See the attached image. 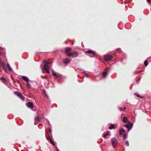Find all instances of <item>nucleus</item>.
I'll return each instance as SVG.
<instances>
[{"mask_svg": "<svg viewBox=\"0 0 151 151\" xmlns=\"http://www.w3.org/2000/svg\"><path fill=\"white\" fill-rule=\"evenodd\" d=\"M86 52L89 54L91 55H94L96 54V52L94 51L89 50Z\"/></svg>", "mask_w": 151, "mask_h": 151, "instance_id": "9", "label": "nucleus"}, {"mask_svg": "<svg viewBox=\"0 0 151 151\" xmlns=\"http://www.w3.org/2000/svg\"><path fill=\"white\" fill-rule=\"evenodd\" d=\"M134 95H136L137 96V97H140V98H142V97H141L137 93H134Z\"/></svg>", "mask_w": 151, "mask_h": 151, "instance_id": "26", "label": "nucleus"}, {"mask_svg": "<svg viewBox=\"0 0 151 151\" xmlns=\"http://www.w3.org/2000/svg\"><path fill=\"white\" fill-rule=\"evenodd\" d=\"M36 118L37 119L39 120V122H40L39 117H36Z\"/></svg>", "mask_w": 151, "mask_h": 151, "instance_id": "30", "label": "nucleus"}, {"mask_svg": "<svg viewBox=\"0 0 151 151\" xmlns=\"http://www.w3.org/2000/svg\"><path fill=\"white\" fill-rule=\"evenodd\" d=\"M0 49L1 50H3L4 49V48L3 47H2L0 46Z\"/></svg>", "mask_w": 151, "mask_h": 151, "instance_id": "28", "label": "nucleus"}, {"mask_svg": "<svg viewBox=\"0 0 151 151\" xmlns=\"http://www.w3.org/2000/svg\"><path fill=\"white\" fill-rule=\"evenodd\" d=\"M56 151H59V150L58 149V148H57L56 149Z\"/></svg>", "mask_w": 151, "mask_h": 151, "instance_id": "33", "label": "nucleus"}, {"mask_svg": "<svg viewBox=\"0 0 151 151\" xmlns=\"http://www.w3.org/2000/svg\"><path fill=\"white\" fill-rule=\"evenodd\" d=\"M70 50L71 49L69 47H66L65 49V52L68 56H71L72 58H75L78 56V53L77 52L75 51L71 52H70Z\"/></svg>", "mask_w": 151, "mask_h": 151, "instance_id": "1", "label": "nucleus"}, {"mask_svg": "<svg viewBox=\"0 0 151 151\" xmlns=\"http://www.w3.org/2000/svg\"><path fill=\"white\" fill-rule=\"evenodd\" d=\"M147 2L149 3H150V0H147Z\"/></svg>", "mask_w": 151, "mask_h": 151, "instance_id": "31", "label": "nucleus"}, {"mask_svg": "<svg viewBox=\"0 0 151 151\" xmlns=\"http://www.w3.org/2000/svg\"><path fill=\"white\" fill-rule=\"evenodd\" d=\"M114 126L113 124H111L110 127H109V129H112L114 128Z\"/></svg>", "mask_w": 151, "mask_h": 151, "instance_id": "18", "label": "nucleus"}, {"mask_svg": "<svg viewBox=\"0 0 151 151\" xmlns=\"http://www.w3.org/2000/svg\"><path fill=\"white\" fill-rule=\"evenodd\" d=\"M127 134H124L123 136V138L124 140L127 137Z\"/></svg>", "mask_w": 151, "mask_h": 151, "instance_id": "20", "label": "nucleus"}, {"mask_svg": "<svg viewBox=\"0 0 151 151\" xmlns=\"http://www.w3.org/2000/svg\"><path fill=\"white\" fill-rule=\"evenodd\" d=\"M43 63H45L44 65H43V67L44 68V69L46 70V71L48 73H49V67L48 66V65L49 64H50V63H51V62H47L44 60L43 61Z\"/></svg>", "mask_w": 151, "mask_h": 151, "instance_id": "2", "label": "nucleus"}, {"mask_svg": "<svg viewBox=\"0 0 151 151\" xmlns=\"http://www.w3.org/2000/svg\"><path fill=\"white\" fill-rule=\"evenodd\" d=\"M119 109H120V110H121V111H124V109H123L122 107H119Z\"/></svg>", "mask_w": 151, "mask_h": 151, "instance_id": "27", "label": "nucleus"}, {"mask_svg": "<svg viewBox=\"0 0 151 151\" xmlns=\"http://www.w3.org/2000/svg\"><path fill=\"white\" fill-rule=\"evenodd\" d=\"M0 80L1 81H2L3 82H4V81H5V79L3 77L1 78H0Z\"/></svg>", "mask_w": 151, "mask_h": 151, "instance_id": "23", "label": "nucleus"}, {"mask_svg": "<svg viewBox=\"0 0 151 151\" xmlns=\"http://www.w3.org/2000/svg\"><path fill=\"white\" fill-rule=\"evenodd\" d=\"M0 66H2L3 69L4 70L5 69V65L3 62L1 60L0 58Z\"/></svg>", "mask_w": 151, "mask_h": 151, "instance_id": "8", "label": "nucleus"}, {"mask_svg": "<svg viewBox=\"0 0 151 151\" xmlns=\"http://www.w3.org/2000/svg\"><path fill=\"white\" fill-rule=\"evenodd\" d=\"M109 135V133L108 132H107L106 133L104 134V137H105L106 136Z\"/></svg>", "mask_w": 151, "mask_h": 151, "instance_id": "24", "label": "nucleus"}, {"mask_svg": "<svg viewBox=\"0 0 151 151\" xmlns=\"http://www.w3.org/2000/svg\"><path fill=\"white\" fill-rule=\"evenodd\" d=\"M14 93L15 94L17 95V96H18L22 101H24V97L21 93L17 91L15 92Z\"/></svg>", "mask_w": 151, "mask_h": 151, "instance_id": "6", "label": "nucleus"}, {"mask_svg": "<svg viewBox=\"0 0 151 151\" xmlns=\"http://www.w3.org/2000/svg\"><path fill=\"white\" fill-rule=\"evenodd\" d=\"M26 85L27 87L28 88H31V85L28 83V82L26 83Z\"/></svg>", "mask_w": 151, "mask_h": 151, "instance_id": "17", "label": "nucleus"}, {"mask_svg": "<svg viewBox=\"0 0 151 151\" xmlns=\"http://www.w3.org/2000/svg\"><path fill=\"white\" fill-rule=\"evenodd\" d=\"M125 130L123 129H120L119 131V133L120 135H122L123 133L124 132Z\"/></svg>", "mask_w": 151, "mask_h": 151, "instance_id": "15", "label": "nucleus"}, {"mask_svg": "<svg viewBox=\"0 0 151 151\" xmlns=\"http://www.w3.org/2000/svg\"><path fill=\"white\" fill-rule=\"evenodd\" d=\"M107 75V72L106 71H105L102 73V76L103 77L106 78Z\"/></svg>", "mask_w": 151, "mask_h": 151, "instance_id": "14", "label": "nucleus"}, {"mask_svg": "<svg viewBox=\"0 0 151 151\" xmlns=\"http://www.w3.org/2000/svg\"><path fill=\"white\" fill-rule=\"evenodd\" d=\"M126 145L127 146H129V142L128 141H126Z\"/></svg>", "mask_w": 151, "mask_h": 151, "instance_id": "22", "label": "nucleus"}, {"mask_svg": "<svg viewBox=\"0 0 151 151\" xmlns=\"http://www.w3.org/2000/svg\"><path fill=\"white\" fill-rule=\"evenodd\" d=\"M7 66L9 70V71H11L12 70V68L10 67V65L8 63H7Z\"/></svg>", "mask_w": 151, "mask_h": 151, "instance_id": "16", "label": "nucleus"}, {"mask_svg": "<svg viewBox=\"0 0 151 151\" xmlns=\"http://www.w3.org/2000/svg\"><path fill=\"white\" fill-rule=\"evenodd\" d=\"M27 106L28 107L30 108H32L33 107V104L31 102H29L27 104Z\"/></svg>", "mask_w": 151, "mask_h": 151, "instance_id": "12", "label": "nucleus"}, {"mask_svg": "<svg viewBox=\"0 0 151 151\" xmlns=\"http://www.w3.org/2000/svg\"><path fill=\"white\" fill-rule=\"evenodd\" d=\"M22 78L24 81L26 82V83L27 82H29V80L27 77L23 76L22 77Z\"/></svg>", "mask_w": 151, "mask_h": 151, "instance_id": "11", "label": "nucleus"}, {"mask_svg": "<svg viewBox=\"0 0 151 151\" xmlns=\"http://www.w3.org/2000/svg\"><path fill=\"white\" fill-rule=\"evenodd\" d=\"M124 126L127 128L128 131H129L132 128L133 126V124L131 123H128L127 124L124 125Z\"/></svg>", "mask_w": 151, "mask_h": 151, "instance_id": "4", "label": "nucleus"}, {"mask_svg": "<svg viewBox=\"0 0 151 151\" xmlns=\"http://www.w3.org/2000/svg\"><path fill=\"white\" fill-rule=\"evenodd\" d=\"M44 93H45V95L47 97L46 92L45 91H44Z\"/></svg>", "mask_w": 151, "mask_h": 151, "instance_id": "29", "label": "nucleus"}, {"mask_svg": "<svg viewBox=\"0 0 151 151\" xmlns=\"http://www.w3.org/2000/svg\"><path fill=\"white\" fill-rule=\"evenodd\" d=\"M84 73V74H85V76H86V77H87H87H88L89 76L88 75L87 73Z\"/></svg>", "mask_w": 151, "mask_h": 151, "instance_id": "25", "label": "nucleus"}, {"mask_svg": "<svg viewBox=\"0 0 151 151\" xmlns=\"http://www.w3.org/2000/svg\"><path fill=\"white\" fill-rule=\"evenodd\" d=\"M113 58V57L111 55H104V59L106 61H109L111 60Z\"/></svg>", "mask_w": 151, "mask_h": 151, "instance_id": "5", "label": "nucleus"}, {"mask_svg": "<svg viewBox=\"0 0 151 151\" xmlns=\"http://www.w3.org/2000/svg\"><path fill=\"white\" fill-rule=\"evenodd\" d=\"M144 63L145 66H147L148 65L147 60H146L145 61H144Z\"/></svg>", "mask_w": 151, "mask_h": 151, "instance_id": "21", "label": "nucleus"}, {"mask_svg": "<svg viewBox=\"0 0 151 151\" xmlns=\"http://www.w3.org/2000/svg\"><path fill=\"white\" fill-rule=\"evenodd\" d=\"M109 68H107V69H106L105 70H106V71H108V70H109Z\"/></svg>", "mask_w": 151, "mask_h": 151, "instance_id": "34", "label": "nucleus"}, {"mask_svg": "<svg viewBox=\"0 0 151 151\" xmlns=\"http://www.w3.org/2000/svg\"><path fill=\"white\" fill-rule=\"evenodd\" d=\"M111 142L112 145L113 147L114 148L115 146H116L118 143V141L117 139L115 138H111Z\"/></svg>", "mask_w": 151, "mask_h": 151, "instance_id": "3", "label": "nucleus"}, {"mask_svg": "<svg viewBox=\"0 0 151 151\" xmlns=\"http://www.w3.org/2000/svg\"><path fill=\"white\" fill-rule=\"evenodd\" d=\"M50 143L52 144L53 145H55V143L54 142L53 140H52L50 138Z\"/></svg>", "mask_w": 151, "mask_h": 151, "instance_id": "19", "label": "nucleus"}, {"mask_svg": "<svg viewBox=\"0 0 151 151\" xmlns=\"http://www.w3.org/2000/svg\"><path fill=\"white\" fill-rule=\"evenodd\" d=\"M52 74L54 76H55L56 78H60L61 77V76L60 75H58L56 74L52 70Z\"/></svg>", "mask_w": 151, "mask_h": 151, "instance_id": "13", "label": "nucleus"}, {"mask_svg": "<svg viewBox=\"0 0 151 151\" xmlns=\"http://www.w3.org/2000/svg\"><path fill=\"white\" fill-rule=\"evenodd\" d=\"M123 122L124 123H127L128 122V119L127 117L124 116L123 117Z\"/></svg>", "mask_w": 151, "mask_h": 151, "instance_id": "10", "label": "nucleus"}, {"mask_svg": "<svg viewBox=\"0 0 151 151\" xmlns=\"http://www.w3.org/2000/svg\"><path fill=\"white\" fill-rule=\"evenodd\" d=\"M123 109H124V111L125 110V109H126V107H124Z\"/></svg>", "mask_w": 151, "mask_h": 151, "instance_id": "35", "label": "nucleus"}, {"mask_svg": "<svg viewBox=\"0 0 151 151\" xmlns=\"http://www.w3.org/2000/svg\"><path fill=\"white\" fill-rule=\"evenodd\" d=\"M49 132H51V129H49Z\"/></svg>", "mask_w": 151, "mask_h": 151, "instance_id": "32", "label": "nucleus"}, {"mask_svg": "<svg viewBox=\"0 0 151 151\" xmlns=\"http://www.w3.org/2000/svg\"><path fill=\"white\" fill-rule=\"evenodd\" d=\"M71 60V59L70 58H66L63 60V63L64 64H67L69 63Z\"/></svg>", "mask_w": 151, "mask_h": 151, "instance_id": "7", "label": "nucleus"}]
</instances>
